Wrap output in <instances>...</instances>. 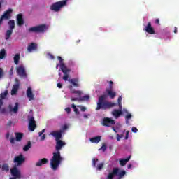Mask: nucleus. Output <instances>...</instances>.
Wrapping results in <instances>:
<instances>
[{"instance_id":"33","label":"nucleus","mask_w":179,"mask_h":179,"mask_svg":"<svg viewBox=\"0 0 179 179\" xmlns=\"http://www.w3.org/2000/svg\"><path fill=\"white\" fill-rule=\"evenodd\" d=\"M124 113H127V115L125 116V120H126V122L127 124H128V120H131V118H132V115L131 113H128V110L127 109H124Z\"/></svg>"},{"instance_id":"34","label":"nucleus","mask_w":179,"mask_h":179,"mask_svg":"<svg viewBox=\"0 0 179 179\" xmlns=\"http://www.w3.org/2000/svg\"><path fill=\"white\" fill-rule=\"evenodd\" d=\"M20 59V55L19 53L15 54L14 56V63L15 65H17L19 64V61Z\"/></svg>"},{"instance_id":"9","label":"nucleus","mask_w":179,"mask_h":179,"mask_svg":"<svg viewBox=\"0 0 179 179\" xmlns=\"http://www.w3.org/2000/svg\"><path fill=\"white\" fill-rule=\"evenodd\" d=\"M28 122L29 126L28 128L31 132L34 131L36 128H37V124H36V120H34V117L33 115H28Z\"/></svg>"},{"instance_id":"49","label":"nucleus","mask_w":179,"mask_h":179,"mask_svg":"<svg viewBox=\"0 0 179 179\" xmlns=\"http://www.w3.org/2000/svg\"><path fill=\"white\" fill-rule=\"evenodd\" d=\"M45 134H43L41 137V141H45Z\"/></svg>"},{"instance_id":"47","label":"nucleus","mask_w":179,"mask_h":179,"mask_svg":"<svg viewBox=\"0 0 179 179\" xmlns=\"http://www.w3.org/2000/svg\"><path fill=\"white\" fill-rule=\"evenodd\" d=\"M122 138V136H120V134H117V141H121V138Z\"/></svg>"},{"instance_id":"1","label":"nucleus","mask_w":179,"mask_h":179,"mask_svg":"<svg viewBox=\"0 0 179 179\" xmlns=\"http://www.w3.org/2000/svg\"><path fill=\"white\" fill-rule=\"evenodd\" d=\"M62 134H64V131H53L50 132V135L55 138V141L56 142L55 145V152H53L52 157L50 159V167L52 170H58V167L62 162H64V157L61 156V149L66 145V143L62 141L61 140L62 138Z\"/></svg>"},{"instance_id":"5","label":"nucleus","mask_w":179,"mask_h":179,"mask_svg":"<svg viewBox=\"0 0 179 179\" xmlns=\"http://www.w3.org/2000/svg\"><path fill=\"white\" fill-rule=\"evenodd\" d=\"M66 2H68L67 0H62L52 3L50 6V10H53V12H59V10L66 5Z\"/></svg>"},{"instance_id":"26","label":"nucleus","mask_w":179,"mask_h":179,"mask_svg":"<svg viewBox=\"0 0 179 179\" xmlns=\"http://www.w3.org/2000/svg\"><path fill=\"white\" fill-rule=\"evenodd\" d=\"M90 142L92 143H99L100 141H101V136H95L94 138H90Z\"/></svg>"},{"instance_id":"63","label":"nucleus","mask_w":179,"mask_h":179,"mask_svg":"<svg viewBox=\"0 0 179 179\" xmlns=\"http://www.w3.org/2000/svg\"><path fill=\"white\" fill-rule=\"evenodd\" d=\"M9 136V134H6V138H8Z\"/></svg>"},{"instance_id":"17","label":"nucleus","mask_w":179,"mask_h":179,"mask_svg":"<svg viewBox=\"0 0 179 179\" xmlns=\"http://www.w3.org/2000/svg\"><path fill=\"white\" fill-rule=\"evenodd\" d=\"M15 85H13V89L11 90V95L14 96V94H16L17 93V90H19V79L15 78Z\"/></svg>"},{"instance_id":"38","label":"nucleus","mask_w":179,"mask_h":179,"mask_svg":"<svg viewBox=\"0 0 179 179\" xmlns=\"http://www.w3.org/2000/svg\"><path fill=\"white\" fill-rule=\"evenodd\" d=\"M5 76V73L3 72V69L0 68V79H2L3 76Z\"/></svg>"},{"instance_id":"58","label":"nucleus","mask_w":179,"mask_h":179,"mask_svg":"<svg viewBox=\"0 0 179 179\" xmlns=\"http://www.w3.org/2000/svg\"><path fill=\"white\" fill-rule=\"evenodd\" d=\"M112 129L113 131H114V132H115V134H117V130L115 129V127H113Z\"/></svg>"},{"instance_id":"36","label":"nucleus","mask_w":179,"mask_h":179,"mask_svg":"<svg viewBox=\"0 0 179 179\" xmlns=\"http://www.w3.org/2000/svg\"><path fill=\"white\" fill-rule=\"evenodd\" d=\"M5 55H6V51L5 49H2L0 51V59H3L5 58Z\"/></svg>"},{"instance_id":"14","label":"nucleus","mask_w":179,"mask_h":179,"mask_svg":"<svg viewBox=\"0 0 179 179\" xmlns=\"http://www.w3.org/2000/svg\"><path fill=\"white\" fill-rule=\"evenodd\" d=\"M62 72L64 74L63 76V79L66 82L69 78V75H68V72H70L71 70L66 67V66H64V64H62Z\"/></svg>"},{"instance_id":"2","label":"nucleus","mask_w":179,"mask_h":179,"mask_svg":"<svg viewBox=\"0 0 179 179\" xmlns=\"http://www.w3.org/2000/svg\"><path fill=\"white\" fill-rule=\"evenodd\" d=\"M122 97L119 96L117 99V103H112L108 101H106V95H101L99 96L97 106L96 108V111H99V110H110V108H113V107H115V106H118L120 108H122Z\"/></svg>"},{"instance_id":"19","label":"nucleus","mask_w":179,"mask_h":179,"mask_svg":"<svg viewBox=\"0 0 179 179\" xmlns=\"http://www.w3.org/2000/svg\"><path fill=\"white\" fill-rule=\"evenodd\" d=\"M69 82L71 85H73V87H80V84H79V79L78 78L69 79Z\"/></svg>"},{"instance_id":"41","label":"nucleus","mask_w":179,"mask_h":179,"mask_svg":"<svg viewBox=\"0 0 179 179\" xmlns=\"http://www.w3.org/2000/svg\"><path fill=\"white\" fill-rule=\"evenodd\" d=\"M64 110H65L66 113H67V114H71V111H72L71 108H66Z\"/></svg>"},{"instance_id":"53","label":"nucleus","mask_w":179,"mask_h":179,"mask_svg":"<svg viewBox=\"0 0 179 179\" xmlns=\"http://www.w3.org/2000/svg\"><path fill=\"white\" fill-rule=\"evenodd\" d=\"M177 27H174V31H173V33H175V34H177Z\"/></svg>"},{"instance_id":"40","label":"nucleus","mask_w":179,"mask_h":179,"mask_svg":"<svg viewBox=\"0 0 179 179\" xmlns=\"http://www.w3.org/2000/svg\"><path fill=\"white\" fill-rule=\"evenodd\" d=\"M66 129H68V125H67V124H64V125L62 127V129L59 130V131H63V133H64V131H66Z\"/></svg>"},{"instance_id":"13","label":"nucleus","mask_w":179,"mask_h":179,"mask_svg":"<svg viewBox=\"0 0 179 179\" xmlns=\"http://www.w3.org/2000/svg\"><path fill=\"white\" fill-rule=\"evenodd\" d=\"M25 161L26 159L24 158V156H23V154H20V155L14 157L13 162L15 163V166L17 168V166H22Z\"/></svg>"},{"instance_id":"52","label":"nucleus","mask_w":179,"mask_h":179,"mask_svg":"<svg viewBox=\"0 0 179 179\" xmlns=\"http://www.w3.org/2000/svg\"><path fill=\"white\" fill-rule=\"evenodd\" d=\"M3 106V101H1L0 99V108Z\"/></svg>"},{"instance_id":"30","label":"nucleus","mask_w":179,"mask_h":179,"mask_svg":"<svg viewBox=\"0 0 179 179\" xmlns=\"http://www.w3.org/2000/svg\"><path fill=\"white\" fill-rule=\"evenodd\" d=\"M12 33L13 31L12 29H8L6 32L5 38L6 40H9L10 38V36H12Z\"/></svg>"},{"instance_id":"7","label":"nucleus","mask_w":179,"mask_h":179,"mask_svg":"<svg viewBox=\"0 0 179 179\" xmlns=\"http://www.w3.org/2000/svg\"><path fill=\"white\" fill-rule=\"evenodd\" d=\"M13 12V10L11 8L8 9L6 10L3 14L0 17V27L2 26V23L3 20H9L12 17V13Z\"/></svg>"},{"instance_id":"61","label":"nucleus","mask_w":179,"mask_h":179,"mask_svg":"<svg viewBox=\"0 0 179 179\" xmlns=\"http://www.w3.org/2000/svg\"><path fill=\"white\" fill-rule=\"evenodd\" d=\"M41 132L44 134V132H45V129H43Z\"/></svg>"},{"instance_id":"43","label":"nucleus","mask_w":179,"mask_h":179,"mask_svg":"<svg viewBox=\"0 0 179 179\" xmlns=\"http://www.w3.org/2000/svg\"><path fill=\"white\" fill-rule=\"evenodd\" d=\"M131 131H132V132H134V134H136V132H138V128H136V127H132Z\"/></svg>"},{"instance_id":"28","label":"nucleus","mask_w":179,"mask_h":179,"mask_svg":"<svg viewBox=\"0 0 179 179\" xmlns=\"http://www.w3.org/2000/svg\"><path fill=\"white\" fill-rule=\"evenodd\" d=\"M130 159H131V156H129L126 159H120V166H125V164H127V163H128Z\"/></svg>"},{"instance_id":"64","label":"nucleus","mask_w":179,"mask_h":179,"mask_svg":"<svg viewBox=\"0 0 179 179\" xmlns=\"http://www.w3.org/2000/svg\"><path fill=\"white\" fill-rule=\"evenodd\" d=\"M120 136H122V138L124 136V134H121Z\"/></svg>"},{"instance_id":"10","label":"nucleus","mask_w":179,"mask_h":179,"mask_svg":"<svg viewBox=\"0 0 179 179\" xmlns=\"http://www.w3.org/2000/svg\"><path fill=\"white\" fill-rule=\"evenodd\" d=\"M11 175L14 177L10 178L9 179H20L22 178V173L20 171L17 170L16 165L10 169Z\"/></svg>"},{"instance_id":"56","label":"nucleus","mask_w":179,"mask_h":179,"mask_svg":"<svg viewBox=\"0 0 179 179\" xmlns=\"http://www.w3.org/2000/svg\"><path fill=\"white\" fill-rule=\"evenodd\" d=\"M71 108H73V110L76 108V105H75L74 103H73L71 105Z\"/></svg>"},{"instance_id":"39","label":"nucleus","mask_w":179,"mask_h":179,"mask_svg":"<svg viewBox=\"0 0 179 179\" xmlns=\"http://www.w3.org/2000/svg\"><path fill=\"white\" fill-rule=\"evenodd\" d=\"M101 150H103V152H104L105 150H107V145H106L105 143H103L101 148Z\"/></svg>"},{"instance_id":"42","label":"nucleus","mask_w":179,"mask_h":179,"mask_svg":"<svg viewBox=\"0 0 179 179\" xmlns=\"http://www.w3.org/2000/svg\"><path fill=\"white\" fill-rule=\"evenodd\" d=\"M80 107V110L83 112V113H85V111H86V107L83 106H78Z\"/></svg>"},{"instance_id":"44","label":"nucleus","mask_w":179,"mask_h":179,"mask_svg":"<svg viewBox=\"0 0 179 179\" xmlns=\"http://www.w3.org/2000/svg\"><path fill=\"white\" fill-rule=\"evenodd\" d=\"M128 138H129V131H126V136H125L124 139L127 141V139H128Z\"/></svg>"},{"instance_id":"55","label":"nucleus","mask_w":179,"mask_h":179,"mask_svg":"<svg viewBox=\"0 0 179 179\" xmlns=\"http://www.w3.org/2000/svg\"><path fill=\"white\" fill-rule=\"evenodd\" d=\"M1 113H2L3 114L5 113H6V109H5V108L1 109Z\"/></svg>"},{"instance_id":"46","label":"nucleus","mask_w":179,"mask_h":179,"mask_svg":"<svg viewBox=\"0 0 179 179\" xmlns=\"http://www.w3.org/2000/svg\"><path fill=\"white\" fill-rule=\"evenodd\" d=\"M48 56L50 58V59H54L55 58L51 53H48Z\"/></svg>"},{"instance_id":"18","label":"nucleus","mask_w":179,"mask_h":179,"mask_svg":"<svg viewBox=\"0 0 179 179\" xmlns=\"http://www.w3.org/2000/svg\"><path fill=\"white\" fill-rule=\"evenodd\" d=\"M144 30L146 31V33H148V34H155L156 32L155 31V29L152 27V23L148 22L147 26L145 27Z\"/></svg>"},{"instance_id":"8","label":"nucleus","mask_w":179,"mask_h":179,"mask_svg":"<svg viewBox=\"0 0 179 179\" xmlns=\"http://www.w3.org/2000/svg\"><path fill=\"white\" fill-rule=\"evenodd\" d=\"M13 12V10L11 8L8 9L6 10L3 14L0 17V27L2 26V23L3 20H9L12 17V13Z\"/></svg>"},{"instance_id":"24","label":"nucleus","mask_w":179,"mask_h":179,"mask_svg":"<svg viewBox=\"0 0 179 179\" xmlns=\"http://www.w3.org/2000/svg\"><path fill=\"white\" fill-rule=\"evenodd\" d=\"M47 163H48V159L43 158V159H39L36 163V167H41V166H43V164H47Z\"/></svg>"},{"instance_id":"12","label":"nucleus","mask_w":179,"mask_h":179,"mask_svg":"<svg viewBox=\"0 0 179 179\" xmlns=\"http://www.w3.org/2000/svg\"><path fill=\"white\" fill-rule=\"evenodd\" d=\"M102 125L111 128L113 125H115V120L110 117H105L103 119Z\"/></svg>"},{"instance_id":"16","label":"nucleus","mask_w":179,"mask_h":179,"mask_svg":"<svg viewBox=\"0 0 179 179\" xmlns=\"http://www.w3.org/2000/svg\"><path fill=\"white\" fill-rule=\"evenodd\" d=\"M96 162H99V159L93 158L92 159V166L94 167H96V170L99 171H101L103 170V167H104V163H100L97 166L96 165Z\"/></svg>"},{"instance_id":"60","label":"nucleus","mask_w":179,"mask_h":179,"mask_svg":"<svg viewBox=\"0 0 179 179\" xmlns=\"http://www.w3.org/2000/svg\"><path fill=\"white\" fill-rule=\"evenodd\" d=\"M109 83H110V86L113 87V85L114 83L113 81H110Z\"/></svg>"},{"instance_id":"57","label":"nucleus","mask_w":179,"mask_h":179,"mask_svg":"<svg viewBox=\"0 0 179 179\" xmlns=\"http://www.w3.org/2000/svg\"><path fill=\"white\" fill-rule=\"evenodd\" d=\"M132 168V164H129L128 166H127V169H131Z\"/></svg>"},{"instance_id":"50","label":"nucleus","mask_w":179,"mask_h":179,"mask_svg":"<svg viewBox=\"0 0 179 179\" xmlns=\"http://www.w3.org/2000/svg\"><path fill=\"white\" fill-rule=\"evenodd\" d=\"M155 23H156V24H160V20H159V18H157L155 20Z\"/></svg>"},{"instance_id":"20","label":"nucleus","mask_w":179,"mask_h":179,"mask_svg":"<svg viewBox=\"0 0 179 179\" xmlns=\"http://www.w3.org/2000/svg\"><path fill=\"white\" fill-rule=\"evenodd\" d=\"M112 115L115 117V118H118L120 115H122V108L119 107V109H115L112 112Z\"/></svg>"},{"instance_id":"3","label":"nucleus","mask_w":179,"mask_h":179,"mask_svg":"<svg viewBox=\"0 0 179 179\" xmlns=\"http://www.w3.org/2000/svg\"><path fill=\"white\" fill-rule=\"evenodd\" d=\"M69 89L70 90L71 93L73 94H77L76 97H71V101H87L90 96L89 95H85L84 96H82V91L76 90L73 89V86L69 85Z\"/></svg>"},{"instance_id":"22","label":"nucleus","mask_w":179,"mask_h":179,"mask_svg":"<svg viewBox=\"0 0 179 179\" xmlns=\"http://www.w3.org/2000/svg\"><path fill=\"white\" fill-rule=\"evenodd\" d=\"M8 108L10 113H14V114H16L17 111H19V103H15L14 108L12 105H9Z\"/></svg>"},{"instance_id":"21","label":"nucleus","mask_w":179,"mask_h":179,"mask_svg":"<svg viewBox=\"0 0 179 179\" xmlns=\"http://www.w3.org/2000/svg\"><path fill=\"white\" fill-rule=\"evenodd\" d=\"M17 26H23L24 24V20H23V15L20 13L17 15Z\"/></svg>"},{"instance_id":"37","label":"nucleus","mask_w":179,"mask_h":179,"mask_svg":"<svg viewBox=\"0 0 179 179\" xmlns=\"http://www.w3.org/2000/svg\"><path fill=\"white\" fill-rule=\"evenodd\" d=\"M57 59L59 60V62L60 64V69H62V65L65 66V64L63 62L64 59L60 56L57 57Z\"/></svg>"},{"instance_id":"27","label":"nucleus","mask_w":179,"mask_h":179,"mask_svg":"<svg viewBox=\"0 0 179 179\" xmlns=\"http://www.w3.org/2000/svg\"><path fill=\"white\" fill-rule=\"evenodd\" d=\"M24 135V134L23 133L16 132L15 133V141H17V142H20V141H22V139H23Z\"/></svg>"},{"instance_id":"23","label":"nucleus","mask_w":179,"mask_h":179,"mask_svg":"<svg viewBox=\"0 0 179 179\" xmlns=\"http://www.w3.org/2000/svg\"><path fill=\"white\" fill-rule=\"evenodd\" d=\"M27 97H28L29 101H31L34 99V94H33V91H31V87H28L27 90Z\"/></svg>"},{"instance_id":"48","label":"nucleus","mask_w":179,"mask_h":179,"mask_svg":"<svg viewBox=\"0 0 179 179\" xmlns=\"http://www.w3.org/2000/svg\"><path fill=\"white\" fill-rule=\"evenodd\" d=\"M73 110L76 114L79 115V110L77 108H74Z\"/></svg>"},{"instance_id":"51","label":"nucleus","mask_w":179,"mask_h":179,"mask_svg":"<svg viewBox=\"0 0 179 179\" xmlns=\"http://www.w3.org/2000/svg\"><path fill=\"white\" fill-rule=\"evenodd\" d=\"M57 87L59 88V89H62V83H57Z\"/></svg>"},{"instance_id":"15","label":"nucleus","mask_w":179,"mask_h":179,"mask_svg":"<svg viewBox=\"0 0 179 179\" xmlns=\"http://www.w3.org/2000/svg\"><path fill=\"white\" fill-rule=\"evenodd\" d=\"M106 93L110 99H115V96H117V92L113 91V85H109V88L106 89Z\"/></svg>"},{"instance_id":"11","label":"nucleus","mask_w":179,"mask_h":179,"mask_svg":"<svg viewBox=\"0 0 179 179\" xmlns=\"http://www.w3.org/2000/svg\"><path fill=\"white\" fill-rule=\"evenodd\" d=\"M16 71L20 78H23L24 79L27 78V73H26V68H24V66H20L17 67Z\"/></svg>"},{"instance_id":"35","label":"nucleus","mask_w":179,"mask_h":179,"mask_svg":"<svg viewBox=\"0 0 179 179\" xmlns=\"http://www.w3.org/2000/svg\"><path fill=\"white\" fill-rule=\"evenodd\" d=\"M1 170L2 171H9V165H8V164H3L2 166H1Z\"/></svg>"},{"instance_id":"32","label":"nucleus","mask_w":179,"mask_h":179,"mask_svg":"<svg viewBox=\"0 0 179 179\" xmlns=\"http://www.w3.org/2000/svg\"><path fill=\"white\" fill-rule=\"evenodd\" d=\"M8 96V90H5L4 92H1L0 94V100L2 101V100H5L6 97Z\"/></svg>"},{"instance_id":"62","label":"nucleus","mask_w":179,"mask_h":179,"mask_svg":"<svg viewBox=\"0 0 179 179\" xmlns=\"http://www.w3.org/2000/svg\"><path fill=\"white\" fill-rule=\"evenodd\" d=\"M84 118H88L87 115L85 114V115H84Z\"/></svg>"},{"instance_id":"29","label":"nucleus","mask_w":179,"mask_h":179,"mask_svg":"<svg viewBox=\"0 0 179 179\" xmlns=\"http://www.w3.org/2000/svg\"><path fill=\"white\" fill-rule=\"evenodd\" d=\"M8 26H9V29L10 30H15V21L13 20H10L8 21Z\"/></svg>"},{"instance_id":"59","label":"nucleus","mask_w":179,"mask_h":179,"mask_svg":"<svg viewBox=\"0 0 179 179\" xmlns=\"http://www.w3.org/2000/svg\"><path fill=\"white\" fill-rule=\"evenodd\" d=\"M38 136H41L43 135V133H42L41 131H39V132L38 133Z\"/></svg>"},{"instance_id":"6","label":"nucleus","mask_w":179,"mask_h":179,"mask_svg":"<svg viewBox=\"0 0 179 179\" xmlns=\"http://www.w3.org/2000/svg\"><path fill=\"white\" fill-rule=\"evenodd\" d=\"M127 174V171H120V168H114L113 171L108 175V179H113L115 176H118L119 178H122Z\"/></svg>"},{"instance_id":"45","label":"nucleus","mask_w":179,"mask_h":179,"mask_svg":"<svg viewBox=\"0 0 179 179\" xmlns=\"http://www.w3.org/2000/svg\"><path fill=\"white\" fill-rule=\"evenodd\" d=\"M10 142L13 145L15 143V137H11L10 138Z\"/></svg>"},{"instance_id":"31","label":"nucleus","mask_w":179,"mask_h":179,"mask_svg":"<svg viewBox=\"0 0 179 179\" xmlns=\"http://www.w3.org/2000/svg\"><path fill=\"white\" fill-rule=\"evenodd\" d=\"M31 148V142L28 141L27 144L23 147L24 152H29V150Z\"/></svg>"},{"instance_id":"25","label":"nucleus","mask_w":179,"mask_h":179,"mask_svg":"<svg viewBox=\"0 0 179 179\" xmlns=\"http://www.w3.org/2000/svg\"><path fill=\"white\" fill-rule=\"evenodd\" d=\"M37 50V45L34 43H31L30 45L27 47V51L28 52H31L33 50Z\"/></svg>"},{"instance_id":"54","label":"nucleus","mask_w":179,"mask_h":179,"mask_svg":"<svg viewBox=\"0 0 179 179\" xmlns=\"http://www.w3.org/2000/svg\"><path fill=\"white\" fill-rule=\"evenodd\" d=\"M7 125L8 127H10V125H12V121H9L8 123H7Z\"/></svg>"},{"instance_id":"4","label":"nucleus","mask_w":179,"mask_h":179,"mask_svg":"<svg viewBox=\"0 0 179 179\" xmlns=\"http://www.w3.org/2000/svg\"><path fill=\"white\" fill-rule=\"evenodd\" d=\"M48 30V25L42 24L36 27H30L28 29L29 33H45Z\"/></svg>"}]
</instances>
